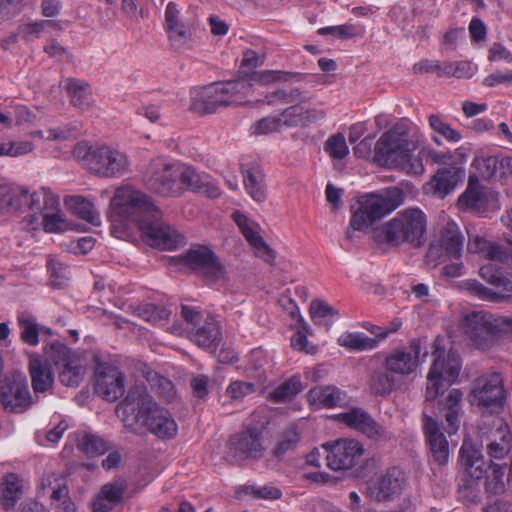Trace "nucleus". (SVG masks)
Here are the masks:
<instances>
[{"instance_id": "1", "label": "nucleus", "mask_w": 512, "mask_h": 512, "mask_svg": "<svg viewBox=\"0 0 512 512\" xmlns=\"http://www.w3.org/2000/svg\"><path fill=\"white\" fill-rule=\"evenodd\" d=\"M110 208L112 222L125 228L136 224L145 242L152 247L172 250L185 243L182 234L159 218V211L150 198L132 187L117 188Z\"/></svg>"}, {"instance_id": "2", "label": "nucleus", "mask_w": 512, "mask_h": 512, "mask_svg": "<svg viewBox=\"0 0 512 512\" xmlns=\"http://www.w3.org/2000/svg\"><path fill=\"white\" fill-rule=\"evenodd\" d=\"M435 359L427 375L425 392V406L427 414L442 417L445 420L444 429L449 435L456 434L460 427L463 414V393L459 389H450L444 392L447 385H451L459 376L461 360L454 351L445 355L439 348V339L435 341L433 352Z\"/></svg>"}, {"instance_id": "3", "label": "nucleus", "mask_w": 512, "mask_h": 512, "mask_svg": "<svg viewBox=\"0 0 512 512\" xmlns=\"http://www.w3.org/2000/svg\"><path fill=\"white\" fill-rule=\"evenodd\" d=\"M60 203L48 188L31 190L26 186L0 183V215H23L36 230L40 226L49 233L65 229Z\"/></svg>"}, {"instance_id": "4", "label": "nucleus", "mask_w": 512, "mask_h": 512, "mask_svg": "<svg viewBox=\"0 0 512 512\" xmlns=\"http://www.w3.org/2000/svg\"><path fill=\"white\" fill-rule=\"evenodd\" d=\"M117 411L122 412L124 426L132 433L140 434L146 429L163 440L177 434L178 425L172 414L154 402L143 387L131 389Z\"/></svg>"}, {"instance_id": "5", "label": "nucleus", "mask_w": 512, "mask_h": 512, "mask_svg": "<svg viewBox=\"0 0 512 512\" xmlns=\"http://www.w3.org/2000/svg\"><path fill=\"white\" fill-rule=\"evenodd\" d=\"M422 137L411 133L409 128L398 123L383 133L375 146V159L382 166L401 168L411 175H421L425 171L424 157L413 155L421 145Z\"/></svg>"}, {"instance_id": "6", "label": "nucleus", "mask_w": 512, "mask_h": 512, "mask_svg": "<svg viewBox=\"0 0 512 512\" xmlns=\"http://www.w3.org/2000/svg\"><path fill=\"white\" fill-rule=\"evenodd\" d=\"M144 182L150 191L164 197H178L186 189L200 187V177L194 168L160 157L149 163Z\"/></svg>"}, {"instance_id": "7", "label": "nucleus", "mask_w": 512, "mask_h": 512, "mask_svg": "<svg viewBox=\"0 0 512 512\" xmlns=\"http://www.w3.org/2000/svg\"><path fill=\"white\" fill-rule=\"evenodd\" d=\"M405 195L397 187L387 189L382 194H367L358 199V207H352V216L346 229V238L354 241L356 232L367 231L373 223L403 204Z\"/></svg>"}, {"instance_id": "8", "label": "nucleus", "mask_w": 512, "mask_h": 512, "mask_svg": "<svg viewBox=\"0 0 512 512\" xmlns=\"http://www.w3.org/2000/svg\"><path fill=\"white\" fill-rule=\"evenodd\" d=\"M426 228L425 213L419 208H407L385 222L375 232V238L379 243L393 247L403 244L419 247L423 244Z\"/></svg>"}, {"instance_id": "9", "label": "nucleus", "mask_w": 512, "mask_h": 512, "mask_svg": "<svg viewBox=\"0 0 512 512\" xmlns=\"http://www.w3.org/2000/svg\"><path fill=\"white\" fill-rule=\"evenodd\" d=\"M250 88L251 84L243 79L213 83L193 92L191 108L202 114L213 113L219 107L240 102Z\"/></svg>"}, {"instance_id": "10", "label": "nucleus", "mask_w": 512, "mask_h": 512, "mask_svg": "<svg viewBox=\"0 0 512 512\" xmlns=\"http://www.w3.org/2000/svg\"><path fill=\"white\" fill-rule=\"evenodd\" d=\"M462 326L473 345L485 350L493 344L495 337L512 332V317L474 311L464 317Z\"/></svg>"}, {"instance_id": "11", "label": "nucleus", "mask_w": 512, "mask_h": 512, "mask_svg": "<svg viewBox=\"0 0 512 512\" xmlns=\"http://www.w3.org/2000/svg\"><path fill=\"white\" fill-rule=\"evenodd\" d=\"M480 276L495 289L484 286L477 280H468L464 286L466 290L483 301L493 303L507 302L512 298V281L505 277L499 269L492 264L480 268Z\"/></svg>"}, {"instance_id": "12", "label": "nucleus", "mask_w": 512, "mask_h": 512, "mask_svg": "<svg viewBox=\"0 0 512 512\" xmlns=\"http://www.w3.org/2000/svg\"><path fill=\"white\" fill-rule=\"evenodd\" d=\"M178 262L210 281L222 280L226 270L212 250L205 246L190 248L178 257Z\"/></svg>"}, {"instance_id": "13", "label": "nucleus", "mask_w": 512, "mask_h": 512, "mask_svg": "<svg viewBox=\"0 0 512 512\" xmlns=\"http://www.w3.org/2000/svg\"><path fill=\"white\" fill-rule=\"evenodd\" d=\"M88 170L101 177H121L130 170V162L123 152L110 146L95 147Z\"/></svg>"}, {"instance_id": "14", "label": "nucleus", "mask_w": 512, "mask_h": 512, "mask_svg": "<svg viewBox=\"0 0 512 512\" xmlns=\"http://www.w3.org/2000/svg\"><path fill=\"white\" fill-rule=\"evenodd\" d=\"M327 466L334 471L349 470L355 467L363 453V445L354 439L342 438L334 443H325Z\"/></svg>"}, {"instance_id": "15", "label": "nucleus", "mask_w": 512, "mask_h": 512, "mask_svg": "<svg viewBox=\"0 0 512 512\" xmlns=\"http://www.w3.org/2000/svg\"><path fill=\"white\" fill-rule=\"evenodd\" d=\"M1 403L6 411L21 413L33 403L26 377L20 373L6 376L1 385Z\"/></svg>"}, {"instance_id": "16", "label": "nucleus", "mask_w": 512, "mask_h": 512, "mask_svg": "<svg viewBox=\"0 0 512 512\" xmlns=\"http://www.w3.org/2000/svg\"><path fill=\"white\" fill-rule=\"evenodd\" d=\"M335 419L370 439L386 440L390 438V433L386 428L377 423L372 416L362 408L353 407L346 412L337 414Z\"/></svg>"}, {"instance_id": "17", "label": "nucleus", "mask_w": 512, "mask_h": 512, "mask_svg": "<svg viewBox=\"0 0 512 512\" xmlns=\"http://www.w3.org/2000/svg\"><path fill=\"white\" fill-rule=\"evenodd\" d=\"M465 169L460 166L438 168L431 179L423 186L424 193L443 199L464 180Z\"/></svg>"}, {"instance_id": "18", "label": "nucleus", "mask_w": 512, "mask_h": 512, "mask_svg": "<svg viewBox=\"0 0 512 512\" xmlns=\"http://www.w3.org/2000/svg\"><path fill=\"white\" fill-rule=\"evenodd\" d=\"M263 451L262 435L256 428L246 429L229 440L228 454L237 462L248 458H260Z\"/></svg>"}, {"instance_id": "19", "label": "nucleus", "mask_w": 512, "mask_h": 512, "mask_svg": "<svg viewBox=\"0 0 512 512\" xmlns=\"http://www.w3.org/2000/svg\"><path fill=\"white\" fill-rule=\"evenodd\" d=\"M420 352V341L413 339L408 347L398 348L389 353L384 360V366L393 374L410 375L417 369Z\"/></svg>"}, {"instance_id": "20", "label": "nucleus", "mask_w": 512, "mask_h": 512, "mask_svg": "<svg viewBox=\"0 0 512 512\" xmlns=\"http://www.w3.org/2000/svg\"><path fill=\"white\" fill-rule=\"evenodd\" d=\"M407 482L405 472L399 467L387 469L376 484L369 488V495L378 502L391 501L401 493Z\"/></svg>"}, {"instance_id": "21", "label": "nucleus", "mask_w": 512, "mask_h": 512, "mask_svg": "<svg viewBox=\"0 0 512 512\" xmlns=\"http://www.w3.org/2000/svg\"><path fill=\"white\" fill-rule=\"evenodd\" d=\"M473 401L478 406L497 405L504 399L503 379L499 373L479 377L472 391Z\"/></svg>"}, {"instance_id": "22", "label": "nucleus", "mask_w": 512, "mask_h": 512, "mask_svg": "<svg viewBox=\"0 0 512 512\" xmlns=\"http://www.w3.org/2000/svg\"><path fill=\"white\" fill-rule=\"evenodd\" d=\"M422 427L434 462L440 466L446 465L449 461L448 441L441 432L437 420L427 414V409L423 412Z\"/></svg>"}, {"instance_id": "23", "label": "nucleus", "mask_w": 512, "mask_h": 512, "mask_svg": "<svg viewBox=\"0 0 512 512\" xmlns=\"http://www.w3.org/2000/svg\"><path fill=\"white\" fill-rule=\"evenodd\" d=\"M125 376L117 368L99 367L95 375V390L107 401H115L124 394Z\"/></svg>"}, {"instance_id": "24", "label": "nucleus", "mask_w": 512, "mask_h": 512, "mask_svg": "<svg viewBox=\"0 0 512 512\" xmlns=\"http://www.w3.org/2000/svg\"><path fill=\"white\" fill-rule=\"evenodd\" d=\"M232 219L248 243L254 248L255 254L266 262L271 263L275 258L274 253L259 235L258 225L240 211H235L232 214Z\"/></svg>"}, {"instance_id": "25", "label": "nucleus", "mask_w": 512, "mask_h": 512, "mask_svg": "<svg viewBox=\"0 0 512 512\" xmlns=\"http://www.w3.org/2000/svg\"><path fill=\"white\" fill-rule=\"evenodd\" d=\"M127 483L123 478H116L103 485L93 501L94 512H109L123 500Z\"/></svg>"}, {"instance_id": "26", "label": "nucleus", "mask_w": 512, "mask_h": 512, "mask_svg": "<svg viewBox=\"0 0 512 512\" xmlns=\"http://www.w3.org/2000/svg\"><path fill=\"white\" fill-rule=\"evenodd\" d=\"M165 29L169 40L176 48L183 47L191 37V30L180 19V10L174 2H169L165 9Z\"/></svg>"}, {"instance_id": "27", "label": "nucleus", "mask_w": 512, "mask_h": 512, "mask_svg": "<svg viewBox=\"0 0 512 512\" xmlns=\"http://www.w3.org/2000/svg\"><path fill=\"white\" fill-rule=\"evenodd\" d=\"M28 368L31 386L35 394L45 393L53 387L54 373L51 365L43 361L39 355H30Z\"/></svg>"}, {"instance_id": "28", "label": "nucleus", "mask_w": 512, "mask_h": 512, "mask_svg": "<svg viewBox=\"0 0 512 512\" xmlns=\"http://www.w3.org/2000/svg\"><path fill=\"white\" fill-rule=\"evenodd\" d=\"M460 463L470 482L482 479L487 472V468L480 451L471 443L464 441L460 448Z\"/></svg>"}, {"instance_id": "29", "label": "nucleus", "mask_w": 512, "mask_h": 512, "mask_svg": "<svg viewBox=\"0 0 512 512\" xmlns=\"http://www.w3.org/2000/svg\"><path fill=\"white\" fill-rule=\"evenodd\" d=\"M307 397L312 405L324 408L343 406L349 402L346 392L336 386L314 387L308 392Z\"/></svg>"}, {"instance_id": "30", "label": "nucleus", "mask_w": 512, "mask_h": 512, "mask_svg": "<svg viewBox=\"0 0 512 512\" xmlns=\"http://www.w3.org/2000/svg\"><path fill=\"white\" fill-rule=\"evenodd\" d=\"M495 430L491 432L490 442L487 444V453L494 459L504 458L512 448V434L501 419L495 422Z\"/></svg>"}, {"instance_id": "31", "label": "nucleus", "mask_w": 512, "mask_h": 512, "mask_svg": "<svg viewBox=\"0 0 512 512\" xmlns=\"http://www.w3.org/2000/svg\"><path fill=\"white\" fill-rule=\"evenodd\" d=\"M22 494L23 484L17 474L8 473L3 476L0 483V504L5 510L13 509Z\"/></svg>"}, {"instance_id": "32", "label": "nucleus", "mask_w": 512, "mask_h": 512, "mask_svg": "<svg viewBox=\"0 0 512 512\" xmlns=\"http://www.w3.org/2000/svg\"><path fill=\"white\" fill-rule=\"evenodd\" d=\"M193 341L203 348H215L221 340L220 326L215 318L205 317V320L193 330Z\"/></svg>"}, {"instance_id": "33", "label": "nucleus", "mask_w": 512, "mask_h": 512, "mask_svg": "<svg viewBox=\"0 0 512 512\" xmlns=\"http://www.w3.org/2000/svg\"><path fill=\"white\" fill-rule=\"evenodd\" d=\"M244 186L251 198L257 202L266 199L265 176L258 165H252L242 169Z\"/></svg>"}, {"instance_id": "34", "label": "nucleus", "mask_w": 512, "mask_h": 512, "mask_svg": "<svg viewBox=\"0 0 512 512\" xmlns=\"http://www.w3.org/2000/svg\"><path fill=\"white\" fill-rule=\"evenodd\" d=\"M471 167L475 170L473 175L478 179L479 177L486 180L499 178V157L484 149L476 152Z\"/></svg>"}, {"instance_id": "35", "label": "nucleus", "mask_w": 512, "mask_h": 512, "mask_svg": "<svg viewBox=\"0 0 512 512\" xmlns=\"http://www.w3.org/2000/svg\"><path fill=\"white\" fill-rule=\"evenodd\" d=\"M440 246L444 249L446 255L451 259H460L463 248L464 237L459 227L448 222L441 231Z\"/></svg>"}, {"instance_id": "36", "label": "nucleus", "mask_w": 512, "mask_h": 512, "mask_svg": "<svg viewBox=\"0 0 512 512\" xmlns=\"http://www.w3.org/2000/svg\"><path fill=\"white\" fill-rule=\"evenodd\" d=\"M486 203L487 195L480 185L479 179L476 175H469L467 188L460 195L459 204L470 209L479 210L484 208Z\"/></svg>"}, {"instance_id": "37", "label": "nucleus", "mask_w": 512, "mask_h": 512, "mask_svg": "<svg viewBox=\"0 0 512 512\" xmlns=\"http://www.w3.org/2000/svg\"><path fill=\"white\" fill-rule=\"evenodd\" d=\"M337 343L341 347L358 352L373 350L378 346L376 339L362 332H344L338 337Z\"/></svg>"}, {"instance_id": "38", "label": "nucleus", "mask_w": 512, "mask_h": 512, "mask_svg": "<svg viewBox=\"0 0 512 512\" xmlns=\"http://www.w3.org/2000/svg\"><path fill=\"white\" fill-rule=\"evenodd\" d=\"M76 443L78 449L88 456L102 455L109 448L102 437L86 431H80L76 434Z\"/></svg>"}, {"instance_id": "39", "label": "nucleus", "mask_w": 512, "mask_h": 512, "mask_svg": "<svg viewBox=\"0 0 512 512\" xmlns=\"http://www.w3.org/2000/svg\"><path fill=\"white\" fill-rule=\"evenodd\" d=\"M468 251L481 254L484 258L492 261L502 262L506 258V254L500 246L490 243L480 236L470 238Z\"/></svg>"}, {"instance_id": "40", "label": "nucleus", "mask_w": 512, "mask_h": 512, "mask_svg": "<svg viewBox=\"0 0 512 512\" xmlns=\"http://www.w3.org/2000/svg\"><path fill=\"white\" fill-rule=\"evenodd\" d=\"M303 390L301 378L294 375L277 386L270 394L269 399L275 403H284L292 400Z\"/></svg>"}, {"instance_id": "41", "label": "nucleus", "mask_w": 512, "mask_h": 512, "mask_svg": "<svg viewBox=\"0 0 512 512\" xmlns=\"http://www.w3.org/2000/svg\"><path fill=\"white\" fill-rule=\"evenodd\" d=\"M135 314L153 325H164L171 315V310L163 305L146 303L135 308Z\"/></svg>"}, {"instance_id": "42", "label": "nucleus", "mask_w": 512, "mask_h": 512, "mask_svg": "<svg viewBox=\"0 0 512 512\" xmlns=\"http://www.w3.org/2000/svg\"><path fill=\"white\" fill-rule=\"evenodd\" d=\"M67 91L73 106L85 110L91 103V90L88 83L69 79L67 82Z\"/></svg>"}, {"instance_id": "43", "label": "nucleus", "mask_w": 512, "mask_h": 512, "mask_svg": "<svg viewBox=\"0 0 512 512\" xmlns=\"http://www.w3.org/2000/svg\"><path fill=\"white\" fill-rule=\"evenodd\" d=\"M45 360L50 364L64 365L76 357L75 353L71 351L63 342L55 340L44 346Z\"/></svg>"}, {"instance_id": "44", "label": "nucleus", "mask_w": 512, "mask_h": 512, "mask_svg": "<svg viewBox=\"0 0 512 512\" xmlns=\"http://www.w3.org/2000/svg\"><path fill=\"white\" fill-rule=\"evenodd\" d=\"M62 29L60 21L40 20L19 25L18 34L28 41L31 36L40 37L43 33Z\"/></svg>"}, {"instance_id": "45", "label": "nucleus", "mask_w": 512, "mask_h": 512, "mask_svg": "<svg viewBox=\"0 0 512 512\" xmlns=\"http://www.w3.org/2000/svg\"><path fill=\"white\" fill-rule=\"evenodd\" d=\"M17 323L21 329V340L30 346H37L39 344L41 329L35 318L22 313L17 316Z\"/></svg>"}, {"instance_id": "46", "label": "nucleus", "mask_w": 512, "mask_h": 512, "mask_svg": "<svg viewBox=\"0 0 512 512\" xmlns=\"http://www.w3.org/2000/svg\"><path fill=\"white\" fill-rule=\"evenodd\" d=\"M428 124L435 134L442 136L447 142L457 143L463 138L459 130L445 122L438 114H430L428 116Z\"/></svg>"}, {"instance_id": "47", "label": "nucleus", "mask_w": 512, "mask_h": 512, "mask_svg": "<svg viewBox=\"0 0 512 512\" xmlns=\"http://www.w3.org/2000/svg\"><path fill=\"white\" fill-rule=\"evenodd\" d=\"M239 496L249 495L255 499L277 500L281 498L282 492L279 488L271 485L258 486L256 484H245L237 491Z\"/></svg>"}, {"instance_id": "48", "label": "nucleus", "mask_w": 512, "mask_h": 512, "mask_svg": "<svg viewBox=\"0 0 512 512\" xmlns=\"http://www.w3.org/2000/svg\"><path fill=\"white\" fill-rule=\"evenodd\" d=\"M300 436L295 427L291 426L283 431L273 449V454L277 458H282L286 453L296 448Z\"/></svg>"}, {"instance_id": "49", "label": "nucleus", "mask_w": 512, "mask_h": 512, "mask_svg": "<svg viewBox=\"0 0 512 512\" xmlns=\"http://www.w3.org/2000/svg\"><path fill=\"white\" fill-rule=\"evenodd\" d=\"M70 205L79 218L91 224H97L99 217L93 204L89 200L81 196H75L71 198Z\"/></svg>"}, {"instance_id": "50", "label": "nucleus", "mask_w": 512, "mask_h": 512, "mask_svg": "<svg viewBox=\"0 0 512 512\" xmlns=\"http://www.w3.org/2000/svg\"><path fill=\"white\" fill-rule=\"evenodd\" d=\"M83 376L82 366L77 356L63 365L59 373L60 382L65 386H78Z\"/></svg>"}, {"instance_id": "51", "label": "nucleus", "mask_w": 512, "mask_h": 512, "mask_svg": "<svg viewBox=\"0 0 512 512\" xmlns=\"http://www.w3.org/2000/svg\"><path fill=\"white\" fill-rule=\"evenodd\" d=\"M394 384L393 377L385 371H374L369 381L371 392L375 395L389 394Z\"/></svg>"}, {"instance_id": "52", "label": "nucleus", "mask_w": 512, "mask_h": 512, "mask_svg": "<svg viewBox=\"0 0 512 512\" xmlns=\"http://www.w3.org/2000/svg\"><path fill=\"white\" fill-rule=\"evenodd\" d=\"M300 73L285 72L280 70H264L254 74L253 81L260 84H270L274 82H287L293 78H300Z\"/></svg>"}, {"instance_id": "53", "label": "nucleus", "mask_w": 512, "mask_h": 512, "mask_svg": "<svg viewBox=\"0 0 512 512\" xmlns=\"http://www.w3.org/2000/svg\"><path fill=\"white\" fill-rule=\"evenodd\" d=\"M477 71V66L469 61L446 62L445 77L471 78Z\"/></svg>"}, {"instance_id": "54", "label": "nucleus", "mask_w": 512, "mask_h": 512, "mask_svg": "<svg viewBox=\"0 0 512 512\" xmlns=\"http://www.w3.org/2000/svg\"><path fill=\"white\" fill-rule=\"evenodd\" d=\"M34 150V144L31 141H10L0 143V157L10 156L18 157L26 155Z\"/></svg>"}, {"instance_id": "55", "label": "nucleus", "mask_w": 512, "mask_h": 512, "mask_svg": "<svg viewBox=\"0 0 512 512\" xmlns=\"http://www.w3.org/2000/svg\"><path fill=\"white\" fill-rule=\"evenodd\" d=\"M325 151L334 159H343L349 153V149L343 134L330 136L326 141Z\"/></svg>"}, {"instance_id": "56", "label": "nucleus", "mask_w": 512, "mask_h": 512, "mask_svg": "<svg viewBox=\"0 0 512 512\" xmlns=\"http://www.w3.org/2000/svg\"><path fill=\"white\" fill-rule=\"evenodd\" d=\"M505 467L495 465L492 468L491 474L487 477L485 489L491 494H501L505 491Z\"/></svg>"}, {"instance_id": "57", "label": "nucleus", "mask_w": 512, "mask_h": 512, "mask_svg": "<svg viewBox=\"0 0 512 512\" xmlns=\"http://www.w3.org/2000/svg\"><path fill=\"white\" fill-rule=\"evenodd\" d=\"M47 267L50 272L52 284L56 287H61L69 280L68 267L56 259H49Z\"/></svg>"}, {"instance_id": "58", "label": "nucleus", "mask_w": 512, "mask_h": 512, "mask_svg": "<svg viewBox=\"0 0 512 512\" xmlns=\"http://www.w3.org/2000/svg\"><path fill=\"white\" fill-rule=\"evenodd\" d=\"M281 102L284 104L303 103L302 93L299 89L278 90L266 96V103L269 105Z\"/></svg>"}, {"instance_id": "59", "label": "nucleus", "mask_w": 512, "mask_h": 512, "mask_svg": "<svg viewBox=\"0 0 512 512\" xmlns=\"http://www.w3.org/2000/svg\"><path fill=\"white\" fill-rule=\"evenodd\" d=\"M256 391V384L253 382L235 381L226 389L227 395L233 400H241Z\"/></svg>"}, {"instance_id": "60", "label": "nucleus", "mask_w": 512, "mask_h": 512, "mask_svg": "<svg viewBox=\"0 0 512 512\" xmlns=\"http://www.w3.org/2000/svg\"><path fill=\"white\" fill-rule=\"evenodd\" d=\"M445 63L438 60L422 59L413 65V72L415 74L434 73L438 77H445L444 74Z\"/></svg>"}, {"instance_id": "61", "label": "nucleus", "mask_w": 512, "mask_h": 512, "mask_svg": "<svg viewBox=\"0 0 512 512\" xmlns=\"http://www.w3.org/2000/svg\"><path fill=\"white\" fill-rule=\"evenodd\" d=\"M303 105L301 103L292 105L285 109L279 116L283 125H303Z\"/></svg>"}, {"instance_id": "62", "label": "nucleus", "mask_w": 512, "mask_h": 512, "mask_svg": "<svg viewBox=\"0 0 512 512\" xmlns=\"http://www.w3.org/2000/svg\"><path fill=\"white\" fill-rule=\"evenodd\" d=\"M420 155L424 157L426 162L431 164H439L446 166L448 164V150L438 151L428 145H424L420 149Z\"/></svg>"}, {"instance_id": "63", "label": "nucleus", "mask_w": 512, "mask_h": 512, "mask_svg": "<svg viewBox=\"0 0 512 512\" xmlns=\"http://www.w3.org/2000/svg\"><path fill=\"white\" fill-rule=\"evenodd\" d=\"M280 117L269 116L258 121L254 126V133L263 135L280 130L282 126Z\"/></svg>"}, {"instance_id": "64", "label": "nucleus", "mask_w": 512, "mask_h": 512, "mask_svg": "<svg viewBox=\"0 0 512 512\" xmlns=\"http://www.w3.org/2000/svg\"><path fill=\"white\" fill-rule=\"evenodd\" d=\"M309 311L314 322L335 314L334 309L328 303L321 300H313Z\"/></svg>"}]
</instances>
